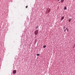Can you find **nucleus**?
Here are the masks:
<instances>
[{
	"mask_svg": "<svg viewBox=\"0 0 75 75\" xmlns=\"http://www.w3.org/2000/svg\"><path fill=\"white\" fill-rule=\"evenodd\" d=\"M38 30H36L35 31V35H37L38 34Z\"/></svg>",
	"mask_w": 75,
	"mask_h": 75,
	"instance_id": "obj_1",
	"label": "nucleus"
},
{
	"mask_svg": "<svg viewBox=\"0 0 75 75\" xmlns=\"http://www.w3.org/2000/svg\"><path fill=\"white\" fill-rule=\"evenodd\" d=\"M16 72L17 71L16 70H13V74H16Z\"/></svg>",
	"mask_w": 75,
	"mask_h": 75,
	"instance_id": "obj_2",
	"label": "nucleus"
},
{
	"mask_svg": "<svg viewBox=\"0 0 75 75\" xmlns=\"http://www.w3.org/2000/svg\"><path fill=\"white\" fill-rule=\"evenodd\" d=\"M64 19V17L62 16V17L61 18V20L62 21V20H63Z\"/></svg>",
	"mask_w": 75,
	"mask_h": 75,
	"instance_id": "obj_3",
	"label": "nucleus"
},
{
	"mask_svg": "<svg viewBox=\"0 0 75 75\" xmlns=\"http://www.w3.org/2000/svg\"><path fill=\"white\" fill-rule=\"evenodd\" d=\"M61 3H62L64 1V0H61Z\"/></svg>",
	"mask_w": 75,
	"mask_h": 75,
	"instance_id": "obj_4",
	"label": "nucleus"
},
{
	"mask_svg": "<svg viewBox=\"0 0 75 75\" xmlns=\"http://www.w3.org/2000/svg\"><path fill=\"white\" fill-rule=\"evenodd\" d=\"M47 47V46H46V45H43V47L44 48H45V47Z\"/></svg>",
	"mask_w": 75,
	"mask_h": 75,
	"instance_id": "obj_5",
	"label": "nucleus"
},
{
	"mask_svg": "<svg viewBox=\"0 0 75 75\" xmlns=\"http://www.w3.org/2000/svg\"><path fill=\"white\" fill-rule=\"evenodd\" d=\"M38 28V26H37L35 28V29H37V28Z\"/></svg>",
	"mask_w": 75,
	"mask_h": 75,
	"instance_id": "obj_6",
	"label": "nucleus"
},
{
	"mask_svg": "<svg viewBox=\"0 0 75 75\" xmlns=\"http://www.w3.org/2000/svg\"><path fill=\"white\" fill-rule=\"evenodd\" d=\"M67 7H64V10H67Z\"/></svg>",
	"mask_w": 75,
	"mask_h": 75,
	"instance_id": "obj_7",
	"label": "nucleus"
},
{
	"mask_svg": "<svg viewBox=\"0 0 75 75\" xmlns=\"http://www.w3.org/2000/svg\"><path fill=\"white\" fill-rule=\"evenodd\" d=\"M40 54H36V55L37 56H40Z\"/></svg>",
	"mask_w": 75,
	"mask_h": 75,
	"instance_id": "obj_8",
	"label": "nucleus"
},
{
	"mask_svg": "<svg viewBox=\"0 0 75 75\" xmlns=\"http://www.w3.org/2000/svg\"><path fill=\"white\" fill-rule=\"evenodd\" d=\"M71 21V19H69V22H70Z\"/></svg>",
	"mask_w": 75,
	"mask_h": 75,
	"instance_id": "obj_9",
	"label": "nucleus"
},
{
	"mask_svg": "<svg viewBox=\"0 0 75 75\" xmlns=\"http://www.w3.org/2000/svg\"><path fill=\"white\" fill-rule=\"evenodd\" d=\"M66 30H67V32H68V28H66Z\"/></svg>",
	"mask_w": 75,
	"mask_h": 75,
	"instance_id": "obj_10",
	"label": "nucleus"
},
{
	"mask_svg": "<svg viewBox=\"0 0 75 75\" xmlns=\"http://www.w3.org/2000/svg\"><path fill=\"white\" fill-rule=\"evenodd\" d=\"M65 26H64V28H63L64 30H65Z\"/></svg>",
	"mask_w": 75,
	"mask_h": 75,
	"instance_id": "obj_11",
	"label": "nucleus"
},
{
	"mask_svg": "<svg viewBox=\"0 0 75 75\" xmlns=\"http://www.w3.org/2000/svg\"><path fill=\"white\" fill-rule=\"evenodd\" d=\"M49 11H51V9H49Z\"/></svg>",
	"mask_w": 75,
	"mask_h": 75,
	"instance_id": "obj_12",
	"label": "nucleus"
},
{
	"mask_svg": "<svg viewBox=\"0 0 75 75\" xmlns=\"http://www.w3.org/2000/svg\"><path fill=\"white\" fill-rule=\"evenodd\" d=\"M27 7H28V6H26V8H27Z\"/></svg>",
	"mask_w": 75,
	"mask_h": 75,
	"instance_id": "obj_13",
	"label": "nucleus"
},
{
	"mask_svg": "<svg viewBox=\"0 0 75 75\" xmlns=\"http://www.w3.org/2000/svg\"><path fill=\"white\" fill-rule=\"evenodd\" d=\"M50 11H49L48 13H50Z\"/></svg>",
	"mask_w": 75,
	"mask_h": 75,
	"instance_id": "obj_14",
	"label": "nucleus"
},
{
	"mask_svg": "<svg viewBox=\"0 0 75 75\" xmlns=\"http://www.w3.org/2000/svg\"><path fill=\"white\" fill-rule=\"evenodd\" d=\"M64 32L65 33V30H64Z\"/></svg>",
	"mask_w": 75,
	"mask_h": 75,
	"instance_id": "obj_15",
	"label": "nucleus"
},
{
	"mask_svg": "<svg viewBox=\"0 0 75 75\" xmlns=\"http://www.w3.org/2000/svg\"><path fill=\"white\" fill-rule=\"evenodd\" d=\"M60 0H58V1H60Z\"/></svg>",
	"mask_w": 75,
	"mask_h": 75,
	"instance_id": "obj_16",
	"label": "nucleus"
},
{
	"mask_svg": "<svg viewBox=\"0 0 75 75\" xmlns=\"http://www.w3.org/2000/svg\"><path fill=\"white\" fill-rule=\"evenodd\" d=\"M66 30H67V29H66L65 30V31H66Z\"/></svg>",
	"mask_w": 75,
	"mask_h": 75,
	"instance_id": "obj_17",
	"label": "nucleus"
}]
</instances>
